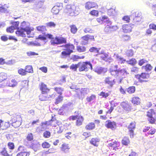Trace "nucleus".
I'll list each match as a JSON object with an SVG mask.
<instances>
[{
    "label": "nucleus",
    "mask_w": 156,
    "mask_h": 156,
    "mask_svg": "<svg viewBox=\"0 0 156 156\" xmlns=\"http://www.w3.org/2000/svg\"><path fill=\"white\" fill-rule=\"evenodd\" d=\"M48 38L50 39V43L52 45H58L66 43V38L63 37L56 36L53 37V35L50 34H47Z\"/></svg>",
    "instance_id": "nucleus-1"
},
{
    "label": "nucleus",
    "mask_w": 156,
    "mask_h": 156,
    "mask_svg": "<svg viewBox=\"0 0 156 156\" xmlns=\"http://www.w3.org/2000/svg\"><path fill=\"white\" fill-rule=\"evenodd\" d=\"M79 8L73 5H67L64 9V12L71 16H76L79 12Z\"/></svg>",
    "instance_id": "nucleus-2"
},
{
    "label": "nucleus",
    "mask_w": 156,
    "mask_h": 156,
    "mask_svg": "<svg viewBox=\"0 0 156 156\" xmlns=\"http://www.w3.org/2000/svg\"><path fill=\"white\" fill-rule=\"evenodd\" d=\"M62 46L66 48L61 53V55L62 58H66L69 56L73 52V50L75 48L73 44L70 43L66 44Z\"/></svg>",
    "instance_id": "nucleus-3"
},
{
    "label": "nucleus",
    "mask_w": 156,
    "mask_h": 156,
    "mask_svg": "<svg viewBox=\"0 0 156 156\" xmlns=\"http://www.w3.org/2000/svg\"><path fill=\"white\" fill-rule=\"evenodd\" d=\"M80 67L81 68H92V65L90 62H79L77 64H73L70 67V68H77Z\"/></svg>",
    "instance_id": "nucleus-4"
},
{
    "label": "nucleus",
    "mask_w": 156,
    "mask_h": 156,
    "mask_svg": "<svg viewBox=\"0 0 156 156\" xmlns=\"http://www.w3.org/2000/svg\"><path fill=\"white\" fill-rule=\"evenodd\" d=\"M81 43L83 45H86L88 43L89 40H94V37L93 35H90L89 34L85 35L82 36L81 37Z\"/></svg>",
    "instance_id": "nucleus-5"
},
{
    "label": "nucleus",
    "mask_w": 156,
    "mask_h": 156,
    "mask_svg": "<svg viewBox=\"0 0 156 156\" xmlns=\"http://www.w3.org/2000/svg\"><path fill=\"white\" fill-rule=\"evenodd\" d=\"M17 117L19 118L20 119L19 120H17V117H13V118H12V117L10 121L11 122L10 124H11V125L13 126H14L15 128H16L19 126L21 123L20 120H21L22 119L21 118L20 116L18 115Z\"/></svg>",
    "instance_id": "nucleus-6"
},
{
    "label": "nucleus",
    "mask_w": 156,
    "mask_h": 156,
    "mask_svg": "<svg viewBox=\"0 0 156 156\" xmlns=\"http://www.w3.org/2000/svg\"><path fill=\"white\" fill-rule=\"evenodd\" d=\"M120 105L124 110L128 112L131 111L132 109V104L126 101L121 102Z\"/></svg>",
    "instance_id": "nucleus-7"
},
{
    "label": "nucleus",
    "mask_w": 156,
    "mask_h": 156,
    "mask_svg": "<svg viewBox=\"0 0 156 156\" xmlns=\"http://www.w3.org/2000/svg\"><path fill=\"white\" fill-rule=\"evenodd\" d=\"M105 126L108 129H111L113 130L116 129V123L114 121H112L110 120H108L105 122Z\"/></svg>",
    "instance_id": "nucleus-8"
},
{
    "label": "nucleus",
    "mask_w": 156,
    "mask_h": 156,
    "mask_svg": "<svg viewBox=\"0 0 156 156\" xmlns=\"http://www.w3.org/2000/svg\"><path fill=\"white\" fill-rule=\"evenodd\" d=\"M20 27L25 30L27 31V34H30L31 32V30L29 27L28 23L25 21H23L21 23Z\"/></svg>",
    "instance_id": "nucleus-9"
},
{
    "label": "nucleus",
    "mask_w": 156,
    "mask_h": 156,
    "mask_svg": "<svg viewBox=\"0 0 156 156\" xmlns=\"http://www.w3.org/2000/svg\"><path fill=\"white\" fill-rule=\"evenodd\" d=\"M118 29V27L117 26H111L109 25H107L104 29L105 32L108 33L110 32L115 31Z\"/></svg>",
    "instance_id": "nucleus-10"
},
{
    "label": "nucleus",
    "mask_w": 156,
    "mask_h": 156,
    "mask_svg": "<svg viewBox=\"0 0 156 156\" xmlns=\"http://www.w3.org/2000/svg\"><path fill=\"white\" fill-rule=\"evenodd\" d=\"M98 6L97 4L94 2L88 1L86 2L85 4V8L87 10H90L94 8H98Z\"/></svg>",
    "instance_id": "nucleus-11"
},
{
    "label": "nucleus",
    "mask_w": 156,
    "mask_h": 156,
    "mask_svg": "<svg viewBox=\"0 0 156 156\" xmlns=\"http://www.w3.org/2000/svg\"><path fill=\"white\" fill-rule=\"evenodd\" d=\"M98 55H101L100 58L101 60H104L106 62L110 61L112 59L110 57H109L107 53L104 52H101Z\"/></svg>",
    "instance_id": "nucleus-12"
},
{
    "label": "nucleus",
    "mask_w": 156,
    "mask_h": 156,
    "mask_svg": "<svg viewBox=\"0 0 156 156\" xmlns=\"http://www.w3.org/2000/svg\"><path fill=\"white\" fill-rule=\"evenodd\" d=\"M39 87L41 93H48L50 90L47 87V85L43 82H41V83L39 84Z\"/></svg>",
    "instance_id": "nucleus-13"
},
{
    "label": "nucleus",
    "mask_w": 156,
    "mask_h": 156,
    "mask_svg": "<svg viewBox=\"0 0 156 156\" xmlns=\"http://www.w3.org/2000/svg\"><path fill=\"white\" fill-rule=\"evenodd\" d=\"M33 69H19L18 71V73L22 76L26 75L27 73H33Z\"/></svg>",
    "instance_id": "nucleus-14"
},
{
    "label": "nucleus",
    "mask_w": 156,
    "mask_h": 156,
    "mask_svg": "<svg viewBox=\"0 0 156 156\" xmlns=\"http://www.w3.org/2000/svg\"><path fill=\"white\" fill-rule=\"evenodd\" d=\"M40 147V144L39 142L37 141L33 142L29 146V147L33 149L35 152L37 151L38 149H39Z\"/></svg>",
    "instance_id": "nucleus-15"
},
{
    "label": "nucleus",
    "mask_w": 156,
    "mask_h": 156,
    "mask_svg": "<svg viewBox=\"0 0 156 156\" xmlns=\"http://www.w3.org/2000/svg\"><path fill=\"white\" fill-rule=\"evenodd\" d=\"M146 69V72L142 73L140 74L141 77L143 79H147L149 77V74L151 73L150 71L152 69Z\"/></svg>",
    "instance_id": "nucleus-16"
},
{
    "label": "nucleus",
    "mask_w": 156,
    "mask_h": 156,
    "mask_svg": "<svg viewBox=\"0 0 156 156\" xmlns=\"http://www.w3.org/2000/svg\"><path fill=\"white\" fill-rule=\"evenodd\" d=\"M132 27L130 24H126L122 25V29L124 32L128 33L131 31Z\"/></svg>",
    "instance_id": "nucleus-17"
},
{
    "label": "nucleus",
    "mask_w": 156,
    "mask_h": 156,
    "mask_svg": "<svg viewBox=\"0 0 156 156\" xmlns=\"http://www.w3.org/2000/svg\"><path fill=\"white\" fill-rule=\"evenodd\" d=\"M26 32L27 33V31L25 30L20 28V29H18L16 32V34L18 36H21L22 37H26V34L25 33Z\"/></svg>",
    "instance_id": "nucleus-18"
},
{
    "label": "nucleus",
    "mask_w": 156,
    "mask_h": 156,
    "mask_svg": "<svg viewBox=\"0 0 156 156\" xmlns=\"http://www.w3.org/2000/svg\"><path fill=\"white\" fill-rule=\"evenodd\" d=\"M17 83V82L15 79H12L11 81H7L6 83L5 86L13 87L16 86Z\"/></svg>",
    "instance_id": "nucleus-19"
},
{
    "label": "nucleus",
    "mask_w": 156,
    "mask_h": 156,
    "mask_svg": "<svg viewBox=\"0 0 156 156\" xmlns=\"http://www.w3.org/2000/svg\"><path fill=\"white\" fill-rule=\"evenodd\" d=\"M110 79L111 78L109 77H106L105 78L104 81L105 84L109 85L110 87H112L115 84V80H111Z\"/></svg>",
    "instance_id": "nucleus-20"
},
{
    "label": "nucleus",
    "mask_w": 156,
    "mask_h": 156,
    "mask_svg": "<svg viewBox=\"0 0 156 156\" xmlns=\"http://www.w3.org/2000/svg\"><path fill=\"white\" fill-rule=\"evenodd\" d=\"M48 93L42 92L41 94L39 96V99L41 101H46L48 100Z\"/></svg>",
    "instance_id": "nucleus-21"
},
{
    "label": "nucleus",
    "mask_w": 156,
    "mask_h": 156,
    "mask_svg": "<svg viewBox=\"0 0 156 156\" xmlns=\"http://www.w3.org/2000/svg\"><path fill=\"white\" fill-rule=\"evenodd\" d=\"M100 139L97 138H92L90 141V143L93 146L97 147L98 146Z\"/></svg>",
    "instance_id": "nucleus-22"
},
{
    "label": "nucleus",
    "mask_w": 156,
    "mask_h": 156,
    "mask_svg": "<svg viewBox=\"0 0 156 156\" xmlns=\"http://www.w3.org/2000/svg\"><path fill=\"white\" fill-rule=\"evenodd\" d=\"M67 76L65 75H63L61 76L60 79L59 80H57L56 83L58 84L61 85L63 83H66V78Z\"/></svg>",
    "instance_id": "nucleus-23"
},
{
    "label": "nucleus",
    "mask_w": 156,
    "mask_h": 156,
    "mask_svg": "<svg viewBox=\"0 0 156 156\" xmlns=\"http://www.w3.org/2000/svg\"><path fill=\"white\" fill-rule=\"evenodd\" d=\"M36 28L37 31L43 34H44L45 32L47 31L46 27L44 26H39L36 27Z\"/></svg>",
    "instance_id": "nucleus-24"
},
{
    "label": "nucleus",
    "mask_w": 156,
    "mask_h": 156,
    "mask_svg": "<svg viewBox=\"0 0 156 156\" xmlns=\"http://www.w3.org/2000/svg\"><path fill=\"white\" fill-rule=\"evenodd\" d=\"M131 101L135 105H138L140 103V99L138 97H134L132 98Z\"/></svg>",
    "instance_id": "nucleus-25"
},
{
    "label": "nucleus",
    "mask_w": 156,
    "mask_h": 156,
    "mask_svg": "<svg viewBox=\"0 0 156 156\" xmlns=\"http://www.w3.org/2000/svg\"><path fill=\"white\" fill-rule=\"evenodd\" d=\"M107 12L108 15L109 16H114L116 12L115 7L112 8L108 9Z\"/></svg>",
    "instance_id": "nucleus-26"
},
{
    "label": "nucleus",
    "mask_w": 156,
    "mask_h": 156,
    "mask_svg": "<svg viewBox=\"0 0 156 156\" xmlns=\"http://www.w3.org/2000/svg\"><path fill=\"white\" fill-rule=\"evenodd\" d=\"M95 128V123L93 122H90L86 126L85 128L87 130H90L93 129Z\"/></svg>",
    "instance_id": "nucleus-27"
},
{
    "label": "nucleus",
    "mask_w": 156,
    "mask_h": 156,
    "mask_svg": "<svg viewBox=\"0 0 156 156\" xmlns=\"http://www.w3.org/2000/svg\"><path fill=\"white\" fill-rule=\"evenodd\" d=\"M76 125L77 126H80L82 124V122L84 120V118L82 116H80L78 119H76Z\"/></svg>",
    "instance_id": "nucleus-28"
},
{
    "label": "nucleus",
    "mask_w": 156,
    "mask_h": 156,
    "mask_svg": "<svg viewBox=\"0 0 156 156\" xmlns=\"http://www.w3.org/2000/svg\"><path fill=\"white\" fill-rule=\"evenodd\" d=\"M110 72L112 75L115 76L119 74V73H121L122 70H119L120 69H110Z\"/></svg>",
    "instance_id": "nucleus-29"
},
{
    "label": "nucleus",
    "mask_w": 156,
    "mask_h": 156,
    "mask_svg": "<svg viewBox=\"0 0 156 156\" xmlns=\"http://www.w3.org/2000/svg\"><path fill=\"white\" fill-rule=\"evenodd\" d=\"M76 48L77 51L79 52H84L86 50V47L80 45L77 46Z\"/></svg>",
    "instance_id": "nucleus-30"
},
{
    "label": "nucleus",
    "mask_w": 156,
    "mask_h": 156,
    "mask_svg": "<svg viewBox=\"0 0 156 156\" xmlns=\"http://www.w3.org/2000/svg\"><path fill=\"white\" fill-rule=\"evenodd\" d=\"M60 10V7L57 5L54 6L51 9V12L55 15L58 13Z\"/></svg>",
    "instance_id": "nucleus-31"
},
{
    "label": "nucleus",
    "mask_w": 156,
    "mask_h": 156,
    "mask_svg": "<svg viewBox=\"0 0 156 156\" xmlns=\"http://www.w3.org/2000/svg\"><path fill=\"white\" fill-rule=\"evenodd\" d=\"M122 144L125 146H128L130 143V140L128 137H124L122 140Z\"/></svg>",
    "instance_id": "nucleus-32"
},
{
    "label": "nucleus",
    "mask_w": 156,
    "mask_h": 156,
    "mask_svg": "<svg viewBox=\"0 0 156 156\" xmlns=\"http://www.w3.org/2000/svg\"><path fill=\"white\" fill-rule=\"evenodd\" d=\"M81 90L80 91V93L82 96H83V97L82 98V100L85 97V95L87 94L88 91H89V89L88 88H82Z\"/></svg>",
    "instance_id": "nucleus-33"
},
{
    "label": "nucleus",
    "mask_w": 156,
    "mask_h": 156,
    "mask_svg": "<svg viewBox=\"0 0 156 156\" xmlns=\"http://www.w3.org/2000/svg\"><path fill=\"white\" fill-rule=\"evenodd\" d=\"M7 79V75L4 73H0V83L5 80Z\"/></svg>",
    "instance_id": "nucleus-34"
},
{
    "label": "nucleus",
    "mask_w": 156,
    "mask_h": 156,
    "mask_svg": "<svg viewBox=\"0 0 156 156\" xmlns=\"http://www.w3.org/2000/svg\"><path fill=\"white\" fill-rule=\"evenodd\" d=\"M30 153V151H22L18 153L16 156H29Z\"/></svg>",
    "instance_id": "nucleus-35"
},
{
    "label": "nucleus",
    "mask_w": 156,
    "mask_h": 156,
    "mask_svg": "<svg viewBox=\"0 0 156 156\" xmlns=\"http://www.w3.org/2000/svg\"><path fill=\"white\" fill-rule=\"evenodd\" d=\"M135 90V87L133 86L129 87L126 89V91L128 93L130 94H131L134 93Z\"/></svg>",
    "instance_id": "nucleus-36"
},
{
    "label": "nucleus",
    "mask_w": 156,
    "mask_h": 156,
    "mask_svg": "<svg viewBox=\"0 0 156 156\" xmlns=\"http://www.w3.org/2000/svg\"><path fill=\"white\" fill-rule=\"evenodd\" d=\"M70 31L73 34H75L77 31L78 29L75 25L72 24L70 26Z\"/></svg>",
    "instance_id": "nucleus-37"
},
{
    "label": "nucleus",
    "mask_w": 156,
    "mask_h": 156,
    "mask_svg": "<svg viewBox=\"0 0 156 156\" xmlns=\"http://www.w3.org/2000/svg\"><path fill=\"white\" fill-rule=\"evenodd\" d=\"M89 14L93 16L97 17L99 15V11L97 10H92L89 12Z\"/></svg>",
    "instance_id": "nucleus-38"
},
{
    "label": "nucleus",
    "mask_w": 156,
    "mask_h": 156,
    "mask_svg": "<svg viewBox=\"0 0 156 156\" xmlns=\"http://www.w3.org/2000/svg\"><path fill=\"white\" fill-rule=\"evenodd\" d=\"M63 98V97L62 95H59L58 97L55 99V101L54 103L56 105L58 104L62 101Z\"/></svg>",
    "instance_id": "nucleus-39"
},
{
    "label": "nucleus",
    "mask_w": 156,
    "mask_h": 156,
    "mask_svg": "<svg viewBox=\"0 0 156 156\" xmlns=\"http://www.w3.org/2000/svg\"><path fill=\"white\" fill-rule=\"evenodd\" d=\"M126 62L128 63V64H130L132 66H134L137 63V61L134 58H132L129 60L127 61Z\"/></svg>",
    "instance_id": "nucleus-40"
},
{
    "label": "nucleus",
    "mask_w": 156,
    "mask_h": 156,
    "mask_svg": "<svg viewBox=\"0 0 156 156\" xmlns=\"http://www.w3.org/2000/svg\"><path fill=\"white\" fill-rule=\"evenodd\" d=\"M54 90L59 94V95H62V92L64 91V88L60 87H55L54 88Z\"/></svg>",
    "instance_id": "nucleus-41"
},
{
    "label": "nucleus",
    "mask_w": 156,
    "mask_h": 156,
    "mask_svg": "<svg viewBox=\"0 0 156 156\" xmlns=\"http://www.w3.org/2000/svg\"><path fill=\"white\" fill-rule=\"evenodd\" d=\"M68 145L65 143H64L62 145L61 150L62 151L64 152L65 153H67V151H68L69 148H68Z\"/></svg>",
    "instance_id": "nucleus-42"
},
{
    "label": "nucleus",
    "mask_w": 156,
    "mask_h": 156,
    "mask_svg": "<svg viewBox=\"0 0 156 156\" xmlns=\"http://www.w3.org/2000/svg\"><path fill=\"white\" fill-rule=\"evenodd\" d=\"M85 57V56L83 55L79 56L78 55H74L72 56V59L73 61H77L78 59H83Z\"/></svg>",
    "instance_id": "nucleus-43"
},
{
    "label": "nucleus",
    "mask_w": 156,
    "mask_h": 156,
    "mask_svg": "<svg viewBox=\"0 0 156 156\" xmlns=\"http://www.w3.org/2000/svg\"><path fill=\"white\" fill-rule=\"evenodd\" d=\"M110 94V93L109 92L106 93L105 92L102 91L100 92L99 95L101 96L102 98H106Z\"/></svg>",
    "instance_id": "nucleus-44"
},
{
    "label": "nucleus",
    "mask_w": 156,
    "mask_h": 156,
    "mask_svg": "<svg viewBox=\"0 0 156 156\" xmlns=\"http://www.w3.org/2000/svg\"><path fill=\"white\" fill-rule=\"evenodd\" d=\"M84 32L86 33H92L93 32V30L89 26L86 27L83 30Z\"/></svg>",
    "instance_id": "nucleus-45"
},
{
    "label": "nucleus",
    "mask_w": 156,
    "mask_h": 156,
    "mask_svg": "<svg viewBox=\"0 0 156 156\" xmlns=\"http://www.w3.org/2000/svg\"><path fill=\"white\" fill-rule=\"evenodd\" d=\"M96 96L94 94H92L90 97H87L86 98V100L88 102H90L91 101L96 99Z\"/></svg>",
    "instance_id": "nucleus-46"
},
{
    "label": "nucleus",
    "mask_w": 156,
    "mask_h": 156,
    "mask_svg": "<svg viewBox=\"0 0 156 156\" xmlns=\"http://www.w3.org/2000/svg\"><path fill=\"white\" fill-rule=\"evenodd\" d=\"M47 34L44 35V36H42L41 35H39L36 38V39H39L41 40L45 41L47 40V38H48L47 36Z\"/></svg>",
    "instance_id": "nucleus-47"
},
{
    "label": "nucleus",
    "mask_w": 156,
    "mask_h": 156,
    "mask_svg": "<svg viewBox=\"0 0 156 156\" xmlns=\"http://www.w3.org/2000/svg\"><path fill=\"white\" fill-rule=\"evenodd\" d=\"M121 38L122 40L124 41H129L130 38V36L127 35H123L122 36Z\"/></svg>",
    "instance_id": "nucleus-48"
},
{
    "label": "nucleus",
    "mask_w": 156,
    "mask_h": 156,
    "mask_svg": "<svg viewBox=\"0 0 156 156\" xmlns=\"http://www.w3.org/2000/svg\"><path fill=\"white\" fill-rule=\"evenodd\" d=\"M99 49L94 47H91L89 50V51L91 52H94L96 53H98L99 52Z\"/></svg>",
    "instance_id": "nucleus-49"
},
{
    "label": "nucleus",
    "mask_w": 156,
    "mask_h": 156,
    "mask_svg": "<svg viewBox=\"0 0 156 156\" xmlns=\"http://www.w3.org/2000/svg\"><path fill=\"white\" fill-rule=\"evenodd\" d=\"M27 140L28 141H31L34 139V136L33 134L32 133H28L26 137Z\"/></svg>",
    "instance_id": "nucleus-50"
},
{
    "label": "nucleus",
    "mask_w": 156,
    "mask_h": 156,
    "mask_svg": "<svg viewBox=\"0 0 156 156\" xmlns=\"http://www.w3.org/2000/svg\"><path fill=\"white\" fill-rule=\"evenodd\" d=\"M51 133L48 131H45L43 134V136L45 138H48L51 136Z\"/></svg>",
    "instance_id": "nucleus-51"
},
{
    "label": "nucleus",
    "mask_w": 156,
    "mask_h": 156,
    "mask_svg": "<svg viewBox=\"0 0 156 156\" xmlns=\"http://www.w3.org/2000/svg\"><path fill=\"white\" fill-rule=\"evenodd\" d=\"M126 54L128 57H132L133 55V51L132 49L128 50L126 51Z\"/></svg>",
    "instance_id": "nucleus-52"
},
{
    "label": "nucleus",
    "mask_w": 156,
    "mask_h": 156,
    "mask_svg": "<svg viewBox=\"0 0 156 156\" xmlns=\"http://www.w3.org/2000/svg\"><path fill=\"white\" fill-rule=\"evenodd\" d=\"M129 129V132L130 134V137L131 138H133L134 136V130L135 129H133L132 128H128Z\"/></svg>",
    "instance_id": "nucleus-53"
},
{
    "label": "nucleus",
    "mask_w": 156,
    "mask_h": 156,
    "mask_svg": "<svg viewBox=\"0 0 156 156\" xmlns=\"http://www.w3.org/2000/svg\"><path fill=\"white\" fill-rule=\"evenodd\" d=\"M19 21L13 22L11 23V24L13 25L12 26L14 27L15 29H17V30L19 28Z\"/></svg>",
    "instance_id": "nucleus-54"
},
{
    "label": "nucleus",
    "mask_w": 156,
    "mask_h": 156,
    "mask_svg": "<svg viewBox=\"0 0 156 156\" xmlns=\"http://www.w3.org/2000/svg\"><path fill=\"white\" fill-rule=\"evenodd\" d=\"M135 18L136 20L137 18H139L140 20L142 18V14L140 12H136L135 13Z\"/></svg>",
    "instance_id": "nucleus-55"
},
{
    "label": "nucleus",
    "mask_w": 156,
    "mask_h": 156,
    "mask_svg": "<svg viewBox=\"0 0 156 156\" xmlns=\"http://www.w3.org/2000/svg\"><path fill=\"white\" fill-rule=\"evenodd\" d=\"M42 146L44 148H49L50 147V144L46 141H44L42 144Z\"/></svg>",
    "instance_id": "nucleus-56"
},
{
    "label": "nucleus",
    "mask_w": 156,
    "mask_h": 156,
    "mask_svg": "<svg viewBox=\"0 0 156 156\" xmlns=\"http://www.w3.org/2000/svg\"><path fill=\"white\" fill-rule=\"evenodd\" d=\"M147 120L150 123L152 124H155L156 121L155 119L153 116L149 118H148Z\"/></svg>",
    "instance_id": "nucleus-57"
},
{
    "label": "nucleus",
    "mask_w": 156,
    "mask_h": 156,
    "mask_svg": "<svg viewBox=\"0 0 156 156\" xmlns=\"http://www.w3.org/2000/svg\"><path fill=\"white\" fill-rule=\"evenodd\" d=\"M14 29H15L14 27L11 26L7 28L6 31L8 33H12L13 32Z\"/></svg>",
    "instance_id": "nucleus-58"
},
{
    "label": "nucleus",
    "mask_w": 156,
    "mask_h": 156,
    "mask_svg": "<svg viewBox=\"0 0 156 156\" xmlns=\"http://www.w3.org/2000/svg\"><path fill=\"white\" fill-rule=\"evenodd\" d=\"M147 61L144 58L140 59L139 60L138 65L140 66H142L145 63L147 62Z\"/></svg>",
    "instance_id": "nucleus-59"
},
{
    "label": "nucleus",
    "mask_w": 156,
    "mask_h": 156,
    "mask_svg": "<svg viewBox=\"0 0 156 156\" xmlns=\"http://www.w3.org/2000/svg\"><path fill=\"white\" fill-rule=\"evenodd\" d=\"M10 125H11V124L9 122H5L4 125L3 126V128H2V129H7L9 127Z\"/></svg>",
    "instance_id": "nucleus-60"
},
{
    "label": "nucleus",
    "mask_w": 156,
    "mask_h": 156,
    "mask_svg": "<svg viewBox=\"0 0 156 156\" xmlns=\"http://www.w3.org/2000/svg\"><path fill=\"white\" fill-rule=\"evenodd\" d=\"M53 120L52 119L49 120L48 121H46L45 122H42L41 123V124H44L45 126H48L51 125V122H52Z\"/></svg>",
    "instance_id": "nucleus-61"
},
{
    "label": "nucleus",
    "mask_w": 156,
    "mask_h": 156,
    "mask_svg": "<svg viewBox=\"0 0 156 156\" xmlns=\"http://www.w3.org/2000/svg\"><path fill=\"white\" fill-rule=\"evenodd\" d=\"M122 20L123 21H126V23H128L130 22V18L129 16H125L123 17Z\"/></svg>",
    "instance_id": "nucleus-62"
},
{
    "label": "nucleus",
    "mask_w": 156,
    "mask_h": 156,
    "mask_svg": "<svg viewBox=\"0 0 156 156\" xmlns=\"http://www.w3.org/2000/svg\"><path fill=\"white\" fill-rule=\"evenodd\" d=\"M46 25L47 27H55L56 26V24L54 22H50L46 23Z\"/></svg>",
    "instance_id": "nucleus-63"
},
{
    "label": "nucleus",
    "mask_w": 156,
    "mask_h": 156,
    "mask_svg": "<svg viewBox=\"0 0 156 156\" xmlns=\"http://www.w3.org/2000/svg\"><path fill=\"white\" fill-rule=\"evenodd\" d=\"M8 146L9 149L13 150L15 148V146L13 143L9 142L8 144Z\"/></svg>",
    "instance_id": "nucleus-64"
}]
</instances>
